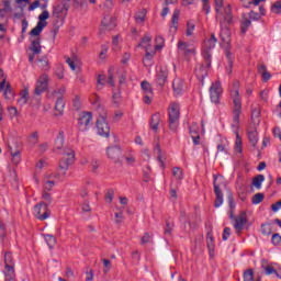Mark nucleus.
<instances>
[{"mask_svg":"<svg viewBox=\"0 0 281 281\" xmlns=\"http://www.w3.org/2000/svg\"><path fill=\"white\" fill-rule=\"evenodd\" d=\"M231 98L233 100V133L236 135L235 150L243 153V138L238 133L240 124V114L243 113V99L240 98V82L234 81L231 90Z\"/></svg>","mask_w":281,"mask_h":281,"instance_id":"1","label":"nucleus"},{"mask_svg":"<svg viewBox=\"0 0 281 281\" xmlns=\"http://www.w3.org/2000/svg\"><path fill=\"white\" fill-rule=\"evenodd\" d=\"M168 115L169 128L173 133H177V128H179V117H181V106L179 105V103H170Z\"/></svg>","mask_w":281,"mask_h":281,"instance_id":"2","label":"nucleus"},{"mask_svg":"<svg viewBox=\"0 0 281 281\" xmlns=\"http://www.w3.org/2000/svg\"><path fill=\"white\" fill-rule=\"evenodd\" d=\"M225 178L223 176H214L213 180V190L215 194V202H214V207H221L223 205V190L221 188L225 187Z\"/></svg>","mask_w":281,"mask_h":281,"instance_id":"3","label":"nucleus"},{"mask_svg":"<svg viewBox=\"0 0 281 281\" xmlns=\"http://www.w3.org/2000/svg\"><path fill=\"white\" fill-rule=\"evenodd\" d=\"M67 93V88L64 86L59 87L57 90H54L52 92V97L56 98V103H55V113L54 115L58 117V115H63L65 113V100L63 99V95Z\"/></svg>","mask_w":281,"mask_h":281,"instance_id":"4","label":"nucleus"},{"mask_svg":"<svg viewBox=\"0 0 281 281\" xmlns=\"http://www.w3.org/2000/svg\"><path fill=\"white\" fill-rule=\"evenodd\" d=\"M217 42H218V40L216 38V36L214 34H211L210 38L204 41L203 58L207 63V67H212V54L210 52H212V49H214V47H216Z\"/></svg>","mask_w":281,"mask_h":281,"instance_id":"5","label":"nucleus"},{"mask_svg":"<svg viewBox=\"0 0 281 281\" xmlns=\"http://www.w3.org/2000/svg\"><path fill=\"white\" fill-rule=\"evenodd\" d=\"M29 63H34V58H36L37 54L43 52V46H41V35H31V45L29 46Z\"/></svg>","mask_w":281,"mask_h":281,"instance_id":"6","label":"nucleus"},{"mask_svg":"<svg viewBox=\"0 0 281 281\" xmlns=\"http://www.w3.org/2000/svg\"><path fill=\"white\" fill-rule=\"evenodd\" d=\"M76 159V153H74V149L71 148H66L64 150V156L61 160L59 161V168L63 170V175L69 170V167L74 164Z\"/></svg>","mask_w":281,"mask_h":281,"instance_id":"7","label":"nucleus"},{"mask_svg":"<svg viewBox=\"0 0 281 281\" xmlns=\"http://www.w3.org/2000/svg\"><path fill=\"white\" fill-rule=\"evenodd\" d=\"M33 214L38 221H47L52 216V211L47 204L40 202L34 206Z\"/></svg>","mask_w":281,"mask_h":281,"instance_id":"8","label":"nucleus"},{"mask_svg":"<svg viewBox=\"0 0 281 281\" xmlns=\"http://www.w3.org/2000/svg\"><path fill=\"white\" fill-rule=\"evenodd\" d=\"M46 19H49V11L44 10L40 15H38V22L36 26L30 32V36H41V33L45 27H47V21Z\"/></svg>","mask_w":281,"mask_h":281,"instance_id":"9","label":"nucleus"},{"mask_svg":"<svg viewBox=\"0 0 281 281\" xmlns=\"http://www.w3.org/2000/svg\"><path fill=\"white\" fill-rule=\"evenodd\" d=\"M93 126V114L91 112H82L78 119V128L81 133L87 132Z\"/></svg>","mask_w":281,"mask_h":281,"instance_id":"10","label":"nucleus"},{"mask_svg":"<svg viewBox=\"0 0 281 281\" xmlns=\"http://www.w3.org/2000/svg\"><path fill=\"white\" fill-rule=\"evenodd\" d=\"M97 133L98 135H100V137H110L111 127L106 122V116L99 115V117L97 119Z\"/></svg>","mask_w":281,"mask_h":281,"instance_id":"11","label":"nucleus"},{"mask_svg":"<svg viewBox=\"0 0 281 281\" xmlns=\"http://www.w3.org/2000/svg\"><path fill=\"white\" fill-rule=\"evenodd\" d=\"M49 88V76L47 74H43L40 76L35 83V95H42Z\"/></svg>","mask_w":281,"mask_h":281,"instance_id":"12","label":"nucleus"},{"mask_svg":"<svg viewBox=\"0 0 281 281\" xmlns=\"http://www.w3.org/2000/svg\"><path fill=\"white\" fill-rule=\"evenodd\" d=\"M221 93H223V87L221 86V81H215L210 88L211 101L214 102V104H218V102L221 101Z\"/></svg>","mask_w":281,"mask_h":281,"instance_id":"13","label":"nucleus"},{"mask_svg":"<svg viewBox=\"0 0 281 281\" xmlns=\"http://www.w3.org/2000/svg\"><path fill=\"white\" fill-rule=\"evenodd\" d=\"M231 218H234L235 224H234V228L236 229V232L240 233L243 232L245 225H247V213L245 211H243L239 216L234 217V211H231Z\"/></svg>","mask_w":281,"mask_h":281,"instance_id":"14","label":"nucleus"},{"mask_svg":"<svg viewBox=\"0 0 281 281\" xmlns=\"http://www.w3.org/2000/svg\"><path fill=\"white\" fill-rule=\"evenodd\" d=\"M69 12V3L59 2L57 5L53 8V16L56 19H65L67 13Z\"/></svg>","mask_w":281,"mask_h":281,"instance_id":"15","label":"nucleus"},{"mask_svg":"<svg viewBox=\"0 0 281 281\" xmlns=\"http://www.w3.org/2000/svg\"><path fill=\"white\" fill-rule=\"evenodd\" d=\"M205 64H198L195 67V76L203 85L205 78H207V71L212 66H207V61L204 60Z\"/></svg>","mask_w":281,"mask_h":281,"instance_id":"16","label":"nucleus"},{"mask_svg":"<svg viewBox=\"0 0 281 281\" xmlns=\"http://www.w3.org/2000/svg\"><path fill=\"white\" fill-rule=\"evenodd\" d=\"M232 20H233L232 5H229V3H226V7H223V10H222V19H216V21H218L221 27H223L224 23H231Z\"/></svg>","mask_w":281,"mask_h":281,"instance_id":"17","label":"nucleus"},{"mask_svg":"<svg viewBox=\"0 0 281 281\" xmlns=\"http://www.w3.org/2000/svg\"><path fill=\"white\" fill-rule=\"evenodd\" d=\"M178 49L179 52H182V54L188 58L189 56H193V54H196V48L192 44H188L186 42H179L178 43Z\"/></svg>","mask_w":281,"mask_h":281,"instance_id":"18","label":"nucleus"},{"mask_svg":"<svg viewBox=\"0 0 281 281\" xmlns=\"http://www.w3.org/2000/svg\"><path fill=\"white\" fill-rule=\"evenodd\" d=\"M106 155H108L109 159H112V161H114V164H120L122 148H120V146L108 147Z\"/></svg>","mask_w":281,"mask_h":281,"instance_id":"19","label":"nucleus"},{"mask_svg":"<svg viewBox=\"0 0 281 281\" xmlns=\"http://www.w3.org/2000/svg\"><path fill=\"white\" fill-rule=\"evenodd\" d=\"M247 135L251 146L256 148V146H258V130L256 128V125L247 128Z\"/></svg>","mask_w":281,"mask_h":281,"instance_id":"20","label":"nucleus"},{"mask_svg":"<svg viewBox=\"0 0 281 281\" xmlns=\"http://www.w3.org/2000/svg\"><path fill=\"white\" fill-rule=\"evenodd\" d=\"M181 14V11H179L178 9H176L173 11L172 18H171V25L169 31L171 32V34H177V30H179V16Z\"/></svg>","mask_w":281,"mask_h":281,"instance_id":"21","label":"nucleus"},{"mask_svg":"<svg viewBox=\"0 0 281 281\" xmlns=\"http://www.w3.org/2000/svg\"><path fill=\"white\" fill-rule=\"evenodd\" d=\"M101 25L103 30H115V18L111 15H104V18L101 21Z\"/></svg>","mask_w":281,"mask_h":281,"instance_id":"22","label":"nucleus"},{"mask_svg":"<svg viewBox=\"0 0 281 281\" xmlns=\"http://www.w3.org/2000/svg\"><path fill=\"white\" fill-rule=\"evenodd\" d=\"M4 267L9 273H14V257H12V252L4 254Z\"/></svg>","mask_w":281,"mask_h":281,"instance_id":"23","label":"nucleus"},{"mask_svg":"<svg viewBox=\"0 0 281 281\" xmlns=\"http://www.w3.org/2000/svg\"><path fill=\"white\" fill-rule=\"evenodd\" d=\"M168 80V71L164 68H160V70L156 75V82L159 87H164Z\"/></svg>","mask_w":281,"mask_h":281,"instance_id":"24","label":"nucleus"},{"mask_svg":"<svg viewBox=\"0 0 281 281\" xmlns=\"http://www.w3.org/2000/svg\"><path fill=\"white\" fill-rule=\"evenodd\" d=\"M160 122H161V115L159 113L153 114L149 123L151 131L157 133V131H159Z\"/></svg>","mask_w":281,"mask_h":281,"instance_id":"25","label":"nucleus"},{"mask_svg":"<svg viewBox=\"0 0 281 281\" xmlns=\"http://www.w3.org/2000/svg\"><path fill=\"white\" fill-rule=\"evenodd\" d=\"M37 67L41 68L42 71H49L50 67L47 56H43L37 59Z\"/></svg>","mask_w":281,"mask_h":281,"instance_id":"26","label":"nucleus"},{"mask_svg":"<svg viewBox=\"0 0 281 281\" xmlns=\"http://www.w3.org/2000/svg\"><path fill=\"white\" fill-rule=\"evenodd\" d=\"M215 3V19H223V8H225L227 4L223 2V0H214Z\"/></svg>","mask_w":281,"mask_h":281,"instance_id":"27","label":"nucleus"},{"mask_svg":"<svg viewBox=\"0 0 281 281\" xmlns=\"http://www.w3.org/2000/svg\"><path fill=\"white\" fill-rule=\"evenodd\" d=\"M258 74L262 76L263 82H269L271 80V72L267 70V66L261 64L258 66Z\"/></svg>","mask_w":281,"mask_h":281,"instance_id":"28","label":"nucleus"},{"mask_svg":"<svg viewBox=\"0 0 281 281\" xmlns=\"http://www.w3.org/2000/svg\"><path fill=\"white\" fill-rule=\"evenodd\" d=\"M145 57L143 58V63L145 66L150 65V61L153 60V58H155V54H157V52L153 48H145Z\"/></svg>","mask_w":281,"mask_h":281,"instance_id":"29","label":"nucleus"},{"mask_svg":"<svg viewBox=\"0 0 281 281\" xmlns=\"http://www.w3.org/2000/svg\"><path fill=\"white\" fill-rule=\"evenodd\" d=\"M172 88L176 95H181V93L183 92V80L175 79L172 82Z\"/></svg>","mask_w":281,"mask_h":281,"instance_id":"30","label":"nucleus"},{"mask_svg":"<svg viewBox=\"0 0 281 281\" xmlns=\"http://www.w3.org/2000/svg\"><path fill=\"white\" fill-rule=\"evenodd\" d=\"M27 100H30V92L27 91V89H24L20 93V98L18 99V104L20 106H25V104H27Z\"/></svg>","mask_w":281,"mask_h":281,"instance_id":"31","label":"nucleus"},{"mask_svg":"<svg viewBox=\"0 0 281 281\" xmlns=\"http://www.w3.org/2000/svg\"><path fill=\"white\" fill-rule=\"evenodd\" d=\"M106 85V75L100 74L97 76V90L102 91Z\"/></svg>","mask_w":281,"mask_h":281,"instance_id":"32","label":"nucleus"},{"mask_svg":"<svg viewBox=\"0 0 281 281\" xmlns=\"http://www.w3.org/2000/svg\"><path fill=\"white\" fill-rule=\"evenodd\" d=\"M150 41H153V38L149 35H145L138 44V47H143V49H153Z\"/></svg>","mask_w":281,"mask_h":281,"instance_id":"33","label":"nucleus"},{"mask_svg":"<svg viewBox=\"0 0 281 281\" xmlns=\"http://www.w3.org/2000/svg\"><path fill=\"white\" fill-rule=\"evenodd\" d=\"M154 153L155 155H157V160L159 161L160 166L164 168V166H166L164 164V154L161 153V145H159V143L156 144V146L154 147Z\"/></svg>","mask_w":281,"mask_h":281,"instance_id":"34","label":"nucleus"},{"mask_svg":"<svg viewBox=\"0 0 281 281\" xmlns=\"http://www.w3.org/2000/svg\"><path fill=\"white\" fill-rule=\"evenodd\" d=\"M10 154H11L13 164L16 165L21 162V149H13L12 147H10Z\"/></svg>","mask_w":281,"mask_h":281,"instance_id":"35","label":"nucleus"},{"mask_svg":"<svg viewBox=\"0 0 281 281\" xmlns=\"http://www.w3.org/2000/svg\"><path fill=\"white\" fill-rule=\"evenodd\" d=\"M3 95L5 100H14V91L12 90V86L10 83H7Z\"/></svg>","mask_w":281,"mask_h":281,"instance_id":"36","label":"nucleus"},{"mask_svg":"<svg viewBox=\"0 0 281 281\" xmlns=\"http://www.w3.org/2000/svg\"><path fill=\"white\" fill-rule=\"evenodd\" d=\"M224 52H225V56L228 60V67H229V69H232V67L234 65V54L232 53V48L229 47V45L226 46Z\"/></svg>","mask_w":281,"mask_h":281,"instance_id":"37","label":"nucleus"},{"mask_svg":"<svg viewBox=\"0 0 281 281\" xmlns=\"http://www.w3.org/2000/svg\"><path fill=\"white\" fill-rule=\"evenodd\" d=\"M265 182V176L263 175H258L252 179V186L257 188V190H260L262 188V183Z\"/></svg>","mask_w":281,"mask_h":281,"instance_id":"38","label":"nucleus"},{"mask_svg":"<svg viewBox=\"0 0 281 281\" xmlns=\"http://www.w3.org/2000/svg\"><path fill=\"white\" fill-rule=\"evenodd\" d=\"M146 9H142L140 11H138L135 15L136 23H144L146 21Z\"/></svg>","mask_w":281,"mask_h":281,"instance_id":"39","label":"nucleus"},{"mask_svg":"<svg viewBox=\"0 0 281 281\" xmlns=\"http://www.w3.org/2000/svg\"><path fill=\"white\" fill-rule=\"evenodd\" d=\"M44 238L49 249H54V247H56V237H54V235H45Z\"/></svg>","mask_w":281,"mask_h":281,"instance_id":"40","label":"nucleus"},{"mask_svg":"<svg viewBox=\"0 0 281 281\" xmlns=\"http://www.w3.org/2000/svg\"><path fill=\"white\" fill-rule=\"evenodd\" d=\"M244 281H260V279H254V269H247L244 272Z\"/></svg>","mask_w":281,"mask_h":281,"instance_id":"41","label":"nucleus"},{"mask_svg":"<svg viewBox=\"0 0 281 281\" xmlns=\"http://www.w3.org/2000/svg\"><path fill=\"white\" fill-rule=\"evenodd\" d=\"M250 25H251V20L244 19L241 24H240L241 34H247V30H249Z\"/></svg>","mask_w":281,"mask_h":281,"instance_id":"42","label":"nucleus"},{"mask_svg":"<svg viewBox=\"0 0 281 281\" xmlns=\"http://www.w3.org/2000/svg\"><path fill=\"white\" fill-rule=\"evenodd\" d=\"M172 175L175 177V179H177V181H182L183 179V170L179 167H175L172 169Z\"/></svg>","mask_w":281,"mask_h":281,"instance_id":"43","label":"nucleus"},{"mask_svg":"<svg viewBox=\"0 0 281 281\" xmlns=\"http://www.w3.org/2000/svg\"><path fill=\"white\" fill-rule=\"evenodd\" d=\"M265 201V194L263 193H256L252 196L251 203L252 205H259V203H262Z\"/></svg>","mask_w":281,"mask_h":281,"instance_id":"44","label":"nucleus"},{"mask_svg":"<svg viewBox=\"0 0 281 281\" xmlns=\"http://www.w3.org/2000/svg\"><path fill=\"white\" fill-rule=\"evenodd\" d=\"M261 234H263V236H271V234H273L271 224L261 225Z\"/></svg>","mask_w":281,"mask_h":281,"instance_id":"45","label":"nucleus"},{"mask_svg":"<svg viewBox=\"0 0 281 281\" xmlns=\"http://www.w3.org/2000/svg\"><path fill=\"white\" fill-rule=\"evenodd\" d=\"M140 89L143 90L144 94L153 93V87H150L148 81H142Z\"/></svg>","mask_w":281,"mask_h":281,"instance_id":"46","label":"nucleus"},{"mask_svg":"<svg viewBox=\"0 0 281 281\" xmlns=\"http://www.w3.org/2000/svg\"><path fill=\"white\" fill-rule=\"evenodd\" d=\"M113 71H114L113 68H110L108 70L106 83L110 85L111 87H115V80H114V77H113Z\"/></svg>","mask_w":281,"mask_h":281,"instance_id":"47","label":"nucleus"},{"mask_svg":"<svg viewBox=\"0 0 281 281\" xmlns=\"http://www.w3.org/2000/svg\"><path fill=\"white\" fill-rule=\"evenodd\" d=\"M42 199L45 201L44 204L47 207L52 205V194L47 193V191H43Z\"/></svg>","mask_w":281,"mask_h":281,"instance_id":"48","label":"nucleus"},{"mask_svg":"<svg viewBox=\"0 0 281 281\" xmlns=\"http://www.w3.org/2000/svg\"><path fill=\"white\" fill-rule=\"evenodd\" d=\"M271 12H273V14H281V0L272 4Z\"/></svg>","mask_w":281,"mask_h":281,"instance_id":"49","label":"nucleus"},{"mask_svg":"<svg viewBox=\"0 0 281 281\" xmlns=\"http://www.w3.org/2000/svg\"><path fill=\"white\" fill-rule=\"evenodd\" d=\"M106 54H109V46L102 45V46H101V52H100V54H99V58H100L101 60H106Z\"/></svg>","mask_w":281,"mask_h":281,"instance_id":"50","label":"nucleus"},{"mask_svg":"<svg viewBox=\"0 0 281 281\" xmlns=\"http://www.w3.org/2000/svg\"><path fill=\"white\" fill-rule=\"evenodd\" d=\"M189 133L191 137H194V135H199V124L196 123L191 124L189 127Z\"/></svg>","mask_w":281,"mask_h":281,"instance_id":"51","label":"nucleus"},{"mask_svg":"<svg viewBox=\"0 0 281 281\" xmlns=\"http://www.w3.org/2000/svg\"><path fill=\"white\" fill-rule=\"evenodd\" d=\"M220 37L222 38V41L224 43H227V41H229V30L227 29H222L221 33H220Z\"/></svg>","mask_w":281,"mask_h":281,"instance_id":"52","label":"nucleus"},{"mask_svg":"<svg viewBox=\"0 0 281 281\" xmlns=\"http://www.w3.org/2000/svg\"><path fill=\"white\" fill-rule=\"evenodd\" d=\"M172 229H175V224L170 223V222H166V227H165L166 236H171L172 235Z\"/></svg>","mask_w":281,"mask_h":281,"instance_id":"53","label":"nucleus"},{"mask_svg":"<svg viewBox=\"0 0 281 281\" xmlns=\"http://www.w3.org/2000/svg\"><path fill=\"white\" fill-rule=\"evenodd\" d=\"M206 245L210 251H214V237L212 235H207Z\"/></svg>","mask_w":281,"mask_h":281,"instance_id":"54","label":"nucleus"},{"mask_svg":"<svg viewBox=\"0 0 281 281\" xmlns=\"http://www.w3.org/2000/svg\"><path fill=\"white\" fill-rule=\"evenodd\" d=\"M202 10L205 14H210L212 8L210 7V0H202Z\"/></svg>","mask_w":281,"mask_h":281,"instance_id":"55","label":"nucleus"},{"mask_svg":"<svg viewBox=\"0 0 281 281\" xmlns=\"http://www.w3.org/2000/svg\"><path fill=\"white\" fill-rule=\"evenodd\" d=\"M2 3L4 8L1 10H4V12H12V7H11L12 0H2Z\"/></svg>","mask_w":281,"mask_h":281,"instance_id":"56","label":"nucleus"},{"mask_svg":"<svg viewBox=\"0 0 281 281\" xmlns=\"http://www.w3.org/2000/svg\"><path fill=\"white\" fill-rule=\"evenodd\" d=\"M153 240V236L150 234L145 233L144 236L140 239V245H146Z\"/></svg>","mask_w":281,"mask_h":281,"instance_id":"57","label":"nucleus"},{"mask_svg":"<svg viewBox=\"0 0 281 281\" xmlns=\"http://www.w3.org/2000/svg\"><path fill=\"white\" fill-rule=\"evenodd\" d=\"M103 273H108L109 271H111V260L103 259Z\"/></svg>","mask_w":281,"mask_h":281,"instance_id":"58","label":"nucleus"},{"mask_svg":"<svg viewBox=\"0 0 281 281\" xmlns=\"http://www.w3.org/2000/svg\"><path fill=\"white\" fill-rule=\"evenodd\" d=\"M156 43L158 45L155 46V49H161L164 47V38L161 35L156 36Z\"/></svg>","mask_w":281,"mask_h":281,"instance_id":"59","label":"nucleus"},{"mask_svg":"<svg viewBox=\"0 0 281 281\" xmlns=\"http://www.w3.org/2000/svg\"><path fill=\"white\" fill-rule=\"evenodd\" d=\"M195 25L188 22L187 24V36H192Z\"/></svg>","mask_w":281,"mask_h":281,"instance_id":"60","label":"nucleus"},{"mask_svg":"<svg viewBox=\"0 0 281 281\" xmlns=\"http://www.w3.org/2000/svg\"><path fill=\"white\" fill-rule=\"evenodd\" d=\"M281 243V236L280 234L276 233L272 235V244L273 245H280Z\"/></svg>","mask_w":281,"mask_h":281,"instance_id":"61","label":"nucleus"},{"mask_svg":"<svg viewBox=\"0 0 281 281\" xmlns=\"http://www.w3.org/2000/svg\"><path fill=\"white\" fill-rule=\"evenodd\" d=\"M143 101L145 104H150L153 102V93L144 94Z\"/></svg>","mask_w":281,"mask_h":281,"instance_id":"62","label":"nucleus"},{"mask_svg":"<svg viewBox=\"0 0 281 281\" xmlns=\"http://www.w3.org/2000/svg\"><path fill=\"white\" fill-rule=\"evenodd\" d=\"M271 210L272 212H278L279 210H281V200L272 204Z\"/></svg>","mask_w":281,"mask_h":281,"instance_id":"63","label":"nucleus"},{"mask_svg":"<svg viewBox=\"0 0 281 281\" xmlns=\"http://www.w3.org/2000/svg\"><path fill=\"white\" fill-rule=\"evenodd\" d=\"M86 281H93V270L90 269L86 272Z\"/></svg>","mask_w":281,"mask_h":281,"instance_id":"64","label":"nucleus"}]
</instances>
